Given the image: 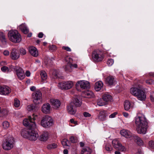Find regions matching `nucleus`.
Returning a JSON list of instances; mask_svg holds the SVG:
<instances>
[{
  "label": "nucleus",
  "mask_w": 154,
  "mask_h": 154,
  "mask_svg": "<svg viewBox=\"0 0 154 154\" xmlns=\"http://www.w3.org/2000/svg\"><path fill=\"white\" fill-rule=\"evenodd\" d=\"M134 139L135 142L139 146H143V142L140 138L137 136L134 137Z\"/></svg>",
  "instance_id": "a878e982"
},
{
  "label": "nucleus",
  "mask_w": 154,
  "mask_h": 154,
  "mask_svg": "<svg viewBox=\"0 0 154 154\" xmlns=\"http://www.w3.org/2000/svg\"><path fill=\"white\" fill-rule=\"evenodd\" d=\"M105 82L108 85H112L115 84V81L113 76H109L106 78L105 80Z\"/></svg>",
  "instance_id": "5701e85b"
},
{
  "label": "nucleus",
  "mask_w": 154,
  "mask_h": 154,
  "mask_svg": "<svg viewBox=\"0 0 154 154\" xmlns=\"http://www.w3.org/2000/svg\"><path fill=\"white\" fill-rule=\"evenodd\" d=\"M72 62H70V64L72 67V68H77L78 67V65L76 64H72Z\"/></svg>",
  "instance_id": "bf43d9fd"
},
{
  "label": "nucleus",
  "mask_w": 154,
  "mask_h": 154,
  "mask_svg": "<svg viewBox=\"0 0 154 154\" xmlns=\"http://www.w3.org/2000/svg\"><path fill=\"white\" fill-rule=\"evenodd\" d=\"M76 86H79L82 89H87L90 87V84L88 82L85 80L78 81Z\"/></svg>",
  "instance_id": "f8f14e48"
},
{
  "label": "nucleus",
  "mask_w": 154,
  "mask_h": 154,
  "mask_svg": "<svg viewBox=\"0 0 154 154\" xmlns=\"http://www.w3.org/2000/svg\"><path fill=\"white\" fill-rule=\"evenodd\" d=\"M112 143L115 149L122 152H125L126 151V149L125 147L122 146L117 139L113 140Z\"/></svg>",
  "instance_id": "1a4fd4ad"
},
{
  "label": "nucleus",
  "mask_w": 154,
  "mask_h": 154,
  "mask_svg": "<svg viewBox=\"0 0 154 154\" xmlns=\"http://www.w3.org/2000/svg\"><path fill=\"white\" fill-rule=\"evenodd\" d=\"M139 88L136 87H133L130 89V91L131 94L133 95L136 97L137 94L141 90L140 89V87L139 86Z\"/></svg>",
  "instance_id": "aec40b11"
},
{
  "label": "nucleus",
  "mask_w": 154,
  "mask_h": 154,
  "mask_svg": "<svg viewBox=\"0 0 154 154\" xmlns=\"http://www.w3.org/2000/svg\"><path fill=\"white\" fill-rule=\"evenodd\" d=\"M73 85L72 81H68L59 83L58 84V87L61 90H67L71 88Z\"/></svg>",
  "instance_id": "0eeeda50"
},
{
  "label": "nucleus",
  "mask_w": 154,
  "mask_h": 154,
  "mask_svg": "<svg viewBox=\"0 0 154 154\" xmlns=\"http://www.w3.org/2000/svg\"><path fill=\"white\" fill-rule=\"evenodd\" d=\"M103 86V83L101 81H99L95 83L94 89L97 91H99L101 89Z\"/></svg>",
  "instance_id": "393cba45"
},
{
  "label": "nucleus",
  "mask_w": 154,
  "mask_h": 154,
  "mask_svg": "<svg viewBox=\"0 0 154 154\" xmlns=\"http://www.w3.org/2000/svg\"><path fill=\"white\" fill-rule=\"evenodd\" d=\"M134 154H143L141 149H137V152Z\"/></svg>",
  "instance_id": "6e6d98bb"
},
{
  "label": "nucleus",
  "mask_w": 154,
  "mask_h": 154,
  "mask_svg": "<svg viewBox=\"0 0 154 154\" xmlns=\"http://www.w3.org/2000/svg\"><path fill=\"white\" fill-rule=\"evenodd\" d=\"M11 92V89L8 86H0V94L6 95L8 94Z\"/></svg>",
  "instance_id": "2eb2a0df"
},
{
  "label": "nucleus",
  "mask_w": 154,
  "mask_h": 154,
  "mask_svg": "<svg viewBox=\"0 0 154 154\" xmlns=\"http://www.w3.org/2000/svg\"><path fill=\"white\" fill-rule=\"evenodd\" d=\"M40 75L41 79V82L42 83L47 82L48 76L46 72L44 70L41 71Z\"/></svg>",
  "instance_id": "b1692460"
},
{
  "label": "nucleus",
  "mask_w": 154,
  "mask_h": 154,
  "mask_svg": "<svg viewBox=\"0 0 154 154\" xmlns=\"http://www.w3.org/2000/svg\"><path fill=\"white\" fill-rule=\"evenodd\" d=\"M149 147L152 149H154V141L153 140L150 141L148 143Z\"/></svg>",
  "instance_id": "a18cd8bd"
},
{
  "label": "nucleus",
  "mask_w": 154,
  "mask_h": 154,
  "mask_svg": "<svg viewBox=\"0 0 154 154\" xmlns=\"http://www.w3.org/2000/svg\"><path fill=\"white\" fill-rule=\"evenodd\" d=\"M37 117V115L33 114L32 117L29 116L28 118L25 119L23 121V124L25 126L29 128L36 129V126L35 122Z\"/></svg>",
  "instance_id": "f03ea898"
},
{
  "label": "nucleus",
  "mask_w": 154,
  "mask_h": 154,
  "mask_svg": "<svg viewBox=\"0 0 154 154\" xmlns=\"http://www.w3.org/2000/svg\"><path fill=\"white\" fill-rule=\"evenodd\" d=\"M106 149L108 151H110L112 150V149L111 146L109 145H106L105 147Z\"/></svg>",
  "instance_id": "3c124183"
},
{
  "label": "nucleus",
  "mask_w": 154,
  "mask_h": 154,
  "mask_svg": "<svg viewBox=\"0 0 154 154\" xmlns=\"http://www.w3.org/2000/svg\"><path fill=\"white\" fill-rule=\"evenodd\" d=\"M10 57L12 60L17 59L20 57L18 51L15 48H12L11 52Z\"/></svg>",
  "instance_id": "dca6fc26"
},
{
  "label": "nucleus",
  "mask_w": 154,
  "mask_h": 154,
  "mask_svg": "<svg viewBox=\"0 0 154 154\" xmlns=\"http://www.w3.org/2000/svg\"><path fill=\"white\" fill-rule=\"evenodd\" d=\"M117 113L116 112H114L109 115V117L110 118H113L115 117L116 116L117 114Z\"/></svg>",
  "instance_id": "864d4df0"
},
{
  "label": "nucleus",
  "mask_w": 154,
  "mask_h": 154,
  "mask_svg": "<svg viewBox=\"0 0 154 154\" xmlns=\"http://www.w3.org/2000/svg\"><path fill=\"white\" fill-rule=\"evenodd\" d=\"M97 104L99 106H102L105 105L106 103L103 100V99H98L97 101Z\"/></svg>",
  "instance_id": "e433bc0d"
},
{
  "label": "nucleus",
  "mask_w": 154,
  "mask_h": 154,
  "mask_svg": "<svg viewBox=\"0 0 154 154\" xmlns=\"http://www.w3.org/2000/svg\"><path fill=\"white\" fill-rule=\"evenodd\" d=\"M8 37L9 40L14 43H18L21 40L20 34L17 30L10 31L8 34Z\"/></svg>",
  "instance_id": "7ed1b4c3"
},
{
  "label": "nucleus",
  "mask_w": 154,
  "mask_h": 154,
  "mask_svg": "<svg viewBox=\"0 0 154 154\" xmlns=\"http://www.w3.org/2000/svg\"><path fill=\"white\" fill-rule=\"evenodd\" d=\"M131 104L130 102L128 100H125L124 103V107L125 110H128L130 109L131 107H132L131 106Z\"/></svg>",
  "instance_id": "2f4dec72"
},
{
  "label": "nucleus",
  "mask_w": 154,
  "mask_h": 154,
  "mask_svg": "<svg viewBox=\"0 0 154 154\" xmlns=\"http://www.w3.org/2000/svg\"><path fill=\"white\" fill-rule=\"evenodd\" d=\"M0 41L4 44L6 43V40L5 35L2 32H0Z\"/></svg>",
  "instance_id": "f704fd0d"
},
{
  "label": "nucleus",
  "mask_w": 154,
  "mask_h": 154,
  "mask_svg": "<svg viewBox=\"0 0 154 154\" xmlns=\"http://www.w3.org/2000/svg\"><path fill=\"white\" fill-rule=\"evenodd\" d=\"M57 146V145L55 143L50 144L48 145L47 148L48 149H51L56 148Z\"/></svg>",
  "instance_id": "4c0bfd02"
},
{
  "label": "nucleus",
  "mask_w": 154,
  "mask_h": 154,
  "mask_svg": "<svg viewBox=\"0 0 154 154\" xmlns=\"http://www.w3.org/2000/svg\"><path fill=\"white\" fill-rule=\"evenodd\" d=\"M29 51L30 54L34 57H37L38 55L37 49L33 46L30 47L29 48Z\"/></svg>",
  "instance_id": "6ab92c4d"
},
{
  "label": "nucleus",
  "mask_w": 154,
  "mask_h": 154,
  "mask_svg": "<svg viewBox=\"0 0 154 154\" xmlns=\"http://www.w3.org/2000/svg\"><path fill=\"white\" fill-rule=\"evenodd\" d=\"M3 54L6 56H8L9 55L10 53L9 51L8 50H5L3 52Z\"/></svg>",
  "instance_id": "680f3d73"
},
{
  "label": "nucleus",
  "mask_w": 154,
  "mask_h": 154,
  "mask_svg": "<svg viewBox=\"0 0 154 154\" xmlns=\"http://www.w3.org/2000/svg\"><path fill=\"white\" fill-rule=\"evenodd\" d=\"M2 126L4 128L6 129L9 126V124L8 122L5 121L3 123Z\"/></svg>",
  "instance_id": "49530a36"
},
{
  "label": "nucleus",
  "mask_w": 154,
  "mask_h": 154,
  "mask_svg": "<svg viewBox=\"0 0 154 154\" xmlns=\"http://www.w3.org/2000/svg\"><path fill=\"white\" fill-rule=\"evenodd\" d=\"M32 99L33 102L36 104L42 103V94L40 91H38L32 94Z\"/></svg>",
  "instance_id": "6e6552de"
},
{
  "label": "nucleus",
  "mask_w": 154,
  "mask_h": 154,
  "mask_svg": "<svg viewBox=\"0 0 154 154\" xmlns=\"http://www.w3.org/2000/svg\"><path fill=\"white\" fill-rule=\"evenodd\" d=\"M103 52L99 50H95L92 53V58L94 61H101L103 60Z\"/></svg>",
  "instance_id": "423d86ee"
},
{
  "label": "nucleus",
  "mask_w": 154,
  "mask_h": 154,
  "mask_svg": "<svg viewBox=\"0 0 154 154\" xmlns=\"http://www.w3.org/2000/svg\"><path fill=\"white\" fill-rule=\"evenodd\" d=\"M114 63V60L111 59L108 60L107 63L109 66H111Z\"/></svg>",
  "instance_id": "de8ad7c7"
},
{
  "label": "nucleus",
  "mask_w": 154,
  "mask_h": 154,
  "mask_svg": "<svg viewBox=\"0 0 154 154\" xmlns=\"http://www.w3.org/2000/svg\"><path fill=\"white\" fill-rule=\"evenodd\" d=\"M69 142V141L68 140L66 139H63L61 141L62 144L63 146H69L68 144Z\"/></svg>",
  "instance_id": "37998d69"
},
{
  "label": "nucleus",
  "mask_w": 154,
  "mask_h": 154,
  "mask_svg": "<svg viewBox=\"0 0 154 154\" xmlns=\"http://www.w3.org/2000/svg\"><path fill=\"white\" fill-rule=\"evenodd\" d=\"M14 105L16 107H18L20 105V101L17 98H15L14 100Z\"/></svg>",
  "instance_id": "ea45409f"
},
{
  "label": "nucleus",
  "mask_w": 154,
  "mask_h": 154,
  "mask_svg": "<svg viewBox=\"0 0 154 154\" xmlns=\"http://www.w3.org/2000/svg\"><path fill=\"white\" fill-rule=\"evenodd\" d=\"M23 138L27 139L31 141H35L37 138L36 135H22Z\"/></svg>",
  "instance_id": "7c9ffc66"
},
{
  "label": "nucleus",
  "mask_w": 154,
  "mask_h": 154,
  "mask_svg": "<svg viewBox=\"0 0 154 154\" xmlns=\"http://www.w3.org/2000/svg\"><path fill=\"white\" fill-rule=\"evenodd\" d=\"M65 60L67 63L66 65L64 67V70L67 72H71L72 69L71 66L70 62H72V59L69 56H66L65 58Z\"/></svg>",
  "instance_id": "9d476101"
},
{
  "label": "nucleus",
  "mask_w": 154,
  "mask_h": 154,
  "mask_svg": "<svg viewBox=\"0 0 154 154\" xmlns=\"http://www.w3.org/2000/svg\"><path fill=\"white\" fill-rule=\"evenodd\" d=\"M27 110L29 111L35 112L37 110L35 106L32 104L28 106L26 108Z\"/></svg>",
  "instance_id": "473e14b6"
},
{
  "label": "nucleus",
  "mask_w": 154,
  "mask_h": 154,
  "mask_svg": "<svg viewBox=\"0 0 154 154\" xmlns=\"http://www.w3.org/2000/svg\"><path fill=\"white\" fill-rule=\"evenodd\" d=\"M14 142V138L11 136H9L3 140L2 147L5 150H10L13 147Z\"/></svg>",
  "instance_id": "20e7f679"
},
{
  "label": "nucleus",
  "mask_w": 154,
  "mask_h": 154,
  "mask_svg": "<svg viewBox=\"0 0 154 154\" xmlns=\"http://www.w3.org/2000/svg\"><path fill=\"white\" fill-rule=\"evenodd\" d=\"M120 134L121 135H130L131 133L127 130L123 129L120 131Z\"/></svg>",
  "instance_id": "58836bf2"
},
{
  "label": "nucleus",
  "mask_w": 154,
  "mask_h": 154,
  "mask_svg": "<svg viewBox=\"0 0 154 154\" xmlns=\"http://www.w3.org/2000/svg\"><path fill=\"white\" fill-rule=\"evenodd\" d=\"M103 99L106 103L107 102L111 101V96L109 94H105L103 96Z\"/></svg>",
  "instance_id": "c85d7f7f"
},
{
  "label": "nucleus",
  "mask_w": 154,
  "mask_h": 154,
  "mask_svg": "<svg viewBox=\"0 0 154 154\" xmlns=\"http://www.w3.org/2000/svg\"><path fill=\"white\" fill-rule=\"evenodd\" d=\"M22 135H37L38 134L36 129H24L21 131Z\"/></svg>",
  "instance_id": "9b49d317"
},
{
  "label": "nucleus",
  "mask_w": 154,
  "mask_h": 154,
  "mask_svg": "<svg viewBox=\"0 0 154 154\" xmlns=\"http://www.w3.org/2000/svg\"><path fill=\"white\" fill-rule=\"evenodd\" d=\"M16 69L17 75L18 78L20 80L24 79L25 77V75L23 69L20 67L18 69Z\"/></svg>",
  "instance_id": "a211bd4d"
},
{
  "label": "nucleus",
  "mask_w": 154,
  "mask_h": 154,
  "mask_svg": "<svg viewBox=\"0 0 154 154\" xmlns=\"http://www.w3.org/2000/svg\"><path fill=\"white\" fill-rule=\"evenodd\" d=\"M91 149L89 147L84 148L81 151V154H91Z\"/></svg>",
  "instance_id": "72a5a7b5"
},
{
  "label": "nucleus",
  "mask_w": 154,
  "mask_h": 154,
  "mask_svg": "<svg viewBox=\"0 0 154 154\" xmlns=\"http://www.w3.org/2000/svg\"><path fill=\"white\" fill-rule=\"evenodd\" d=\"M82 102L81 100H80L78 98H74L73 100V103L71 104H72L73 105H75V106L79 107L81 106Z\"/></svg>",
  "instance_id": "c756f323"
},
{
  "label": "nucleus",
  "mask_w": 154,
  "mask_h": 154,
  "mask_svg": "<svg viewBox=\"0 0 154 154\" xmlns=\"http://www.w3.org/2000/svg\"><path fill=\"white\" fill-rule=\"evenodd\" d=\"M150 99L152 101L154 102V97L152 95H150Z\"/></svg>",
  "instance_id": "774afa93"
},
{
  "label": "nucleus",
  "mask_w": 154,
  "mask_h": 154,
  "mask_svg": "<svg viewBox=\"0 0 154 154\" xmlns=\"http://www.w3.org/2000/svg\"><path fill=\"white\" fill-rule=\"evenodd\" d=\"M135 123L138 133L145 134L147 128L148 123L145 116L141 115L136 117Z\"/></svg>",
  "instance_id": "f257e3e1"
},
{
  "label": "nucleus",
  "mask_w": 154,
  "mask_h": 154,
  "mask_svg": "<svg viewBox=\"0 0 154 154\" xmlns=\"http://www.w3.org/2000/svg\"><path fill=\"white\" fill-rule=\"evenodd\" d=\"M138 100L143 101L145 100L146 98V95L145 93L142 90H141L136 96Z\"/></svg>",
  "instance_id": "4be33fe9"
},
{
  "label": "nucleus",
  "mask_w": 154,
  "mask_h": 154,
  "mask_svg": "<svg viewBox=\"0 0 154 154\" xmlns=\"http://www.w3.org/2000/svg\"><path fill=\"white\" fill-rule=\"evenodd\" d=\"M43 34L42 32H40L38 35V37L39 38H42L43 37Z\"/></svg>",
  "instance_id": "69168bd1"
},
{
  "label": "nucleus",
  "mask_w": 154,
  "mask_h": 154,
  "mask_svg": "<svg viewBox=\"0 0 154 154\" xmlns=\"http://www.w3.org/2000/svg\"><path fill=\"white\" fill-rule=\"evenodd\" d=\"M58 71L56 70L52 71V76L54 79H56L58 77Z\"/></svg>",
  "instance_id": "79ce46f5"
},
{
  "label": "nucleus",
  "mask_w": 154,
  "mask_h": 154,
  "mask_svg": "<svg viewBox=\"0 0 154 154\" xmlns=\"http://www.w3.org/2000/svg\"><path fill=\"white\" fill-rule=\"evenodd\" d=\"M27 77H29L30 75V72L29 71H26L25 73Z\"/></svg>",
  "instance_id": "0e129e2a"
},
{
  "label": "nucleus",
  "mask_w": 154,
  "mask_h": 154,
  "mask_svg": "<svg viewBox=\"0 0 154 154\" xmlns=\"http://www.w3.org/2000/svg\"><path fill=\"white\" fill-rule=\"evenodd\" d=\"M67 110L69 113L72 115L75 114L76 112V107L71 103L67 106Z\"/></svg>",
  "instance_id": "412c9836"
},
{
  "label": "nucleus",
  "mask_w": 154,
  "mask_h": 154,
  "mask_svg": "<svg viewBox=\"0 0 154 154\" xmlns=\"http://www.w3.org/2000/svg\"><path fill=\"white\" fill-rule=\"evenodd\" d=\"M37 138L41 141H45L48 138V135H38Z\"/></svg>",
  "instance_id": "c9c22d12"
},
{
  "label": "nucleus",
  "mask_w": 154,
  "mask_h": 154,
  "mask_svg": "<svg viewBox=\"0 0 154 154\" xmlns=\"http://www.w3.org/2000/svg\"><path fill=\"white\" fill-rule=\"evenodd\" d=\"M146 82L148 85H151L154 83V81H152L151 80H147L146 81Z\"/></svg>",
  "instance_id": "603ef678"
},
{
  "label": "nucleus",
  "mask_w": 154,
  "mask_h": 154,
  "mask_svg": "<svg viewBox=\"0 0 154 154\" xmlns=\"http://www.w3.org/2000/svg\"><path fill=\"white\" fill-rule=\"evenodd\" d=\"M82 95L84 97L88 98L93 97L94 96L93 92L90 91H85L83 93Z\"/></svg>",
  "instance_id": "bb28decb"
},
{
  "label": "nucleus",
  "mask_w": 154,
  "mask_h": 154,
  "mask_svg": "<svg viewBox=\"0 0 154 154\" xmlns=\"http://www.w3.org/2000/svg\"><path fill=\"white\" fill-rule=\"evenodd\" d=\"M50 50L52 51H54L56 50V46L54 45H52L51 46L49 47Z\"/></svg>",
  "instance_id": "4d7b16f0"
},
{
  "label": "nucleus",
  "mask_w": 154,
  "mask_h": 154,
  "mask_svg": "<svg viewBox=\"0 0 154 154\" xmlns=\"http://www.w3.org/2000/svg\"><path fill=\"white\" fill-rule=\"evenodd\" d=\"M40 123L41 125L44 128H49L53 125L54 122L51 116H46L42 118Z\"/></svg>",
  "instance_id": "39448f33"
},
{
  "label": "nucleus",
  "mask_w": 154,
  "mask_h": 154,
  "mask_svg": "<svg viewBox=\"0 0 154 154\" xmlns=\"http://www.w3.org/2000/svg\"><path fill=\"white\" fill-rule=\"evenodd\" d=\"M20 53L24 55L26 53V50L23 48H20Z\"/></svg>",
  "instance_id": "8fccbe9b"
},
{
  "label": "nucleus",
  "mask_w": 154,
  "mask_h": 154,
  "mask_svg": "<svg viewBox=\"0 0 154 154\" xmlns=\"http://www.w3.org/2000/svg\"><path fill=\"white\" fill-rule=\"evenodd\" d=\"M70 141L72 143H75L77 142V139L76 137L72 136L69 138Z\"/></svg>",
  "instance_id": "a19ab883"
},
{
  "label": "nucleus",
  "mask_w": 154,
  "mask_h": 154,
  "mask_svg": "<svg viewBox=\"0 0 154 154\" xmlns=\"http://www.w3.org/2000/svg\"><path fill=\"white\" fill-rule=\"evenodd\" d=\"M62 48L63 49L66 50V51H71V49L68 47L63 46L62 47Z\"/></svg>",
  "instance_id": "052dcab7"
},
{
  "label": "nucleus",
  "mask_w": 154,
  "mask_h": 154,
  "mask_svg": "<svg viewBox=\"0 0 154 154\" xmlns=\"http://www.w3.org/2000/svg\"><path fill=\"white\" fill-rule=\"evenodd\" d=\"M18 27L25 34H27L29 32V29L25 23L21 24Z\"/></svg>",
  "instance_id": "cd10ccee"
},
{
  "label": "nucleus",
  "mask_w": 154,
  "mask_h": 154,
  "mask_svg": "<svg viewBox=\"0 0 154 154\" xmlns=\"http://www.w3.org/2000/svg\"><path fill=\"white\" fill-rule=\"evenodd\" d=\"M42 112L45 114L50 113L51 110V108L50 104L48 103L44 104L41 107Z\"/></svg>",
  "instance_id": "4468645a"
},
{
  "label": "nucleus",
  "mask_w": 154,
  "mask_h": 154,
  "mask_svg": "<svg viewBox=\"0 0 154 154\" xmlns=\"http://www.w3.org/2000/svg\"><path fill=\"white\" fill-rule=\"evenodd\" d=\"M7 111L6 109H2L0 107V115L1 116H4L7 114Z\"/></svg>",
  "instance_id": "09e8293b"
},
{
  "label": "nucleus",
  "mask_w": 154,
  "mask_h": 154,
  "mask_svg": "<svg viewBox=\"0 0 154 154\" xmlns=\"http://www.w3.org/2000/svg\"><path fill=\"white\" fill-rule=\"evenodd\" d=\"M50 103L54 109H58L60 108L61 105V102L58 100L56 99H51Z\"/></svg>",
  "instance_id": "ddd939ff"
},
{
  "label": "nucleus",
  "mask_w": 154,
  "mask_h": 154,
  "mask_svg": "<svg viewBox=\"0 0 154 154\" xmlns=\"http://www.w3.org/2000/svg\"><path fill=\"white\" fill-rule=\"evenodd\" d=\"M123 116L125 118H128L129 117V114L127 112H123Z\"/></svg>",
  "instance_id": "e2e57ef3"
},
{
  "label": "nucleus",
  "mask_w": 154,
  "mask_h": 154,
  "mask_svg": "<svg viewBox=\"0 0 154 154\" xmlns=\"http://www.w3.org/2000/svg\"><path fill=\"white\" fill-rule=\"evenodd\" d=\"M35 86H32L30 87V89L32 91H34L35 89Z\"/></svg>",
  "instance_id": "338daca9"
},
{
  "label": "nucleus",
  "mask_w": 154,
  "mask_h": 154,
  "mask_svg": "<svg viewBox=\"0 0 154 154\" xmlns=\"http://www.w3.org/2000/svg\"><path fill=\"white\" fill-rule=\"evenodd\" d=\"M109 114L106 111L103 110L101 111L98 116V119L100 121H104L106 119V116H107Z\"/></svg>",
  "instance_id": "f3484780"
},
{
  "label": "nucleus",
  "mask_w": 154,
  "mask_h": 154,
  "mask_svg": "<svg viewBox=\"0 0 154 154\" xmlns=\"http://www.w3.org/2000/svg\"><path fill=\"white\" fill-rule=\"evenodd\" d=\"M1 70L4 72H9L11 71L10 69L8 67L6 66H3L1 68Z\"/></svg>",
  "instance_id": "c03bdc74"
},
{
  "label": "nucleus",
  "mask_w": 154,
  "mask_h": 154,
  "mask_svg": "<svg viewBox=\"0 0 154 154\" xmlns=\"http://www.w3.org/2000/svg\"><path fill=\"white\" fill-rule=\"evenodd\" d=\"M70 122L71 123L75 125H78L77 122V121H75L73 119H70Z\"/></svg>",
  "instance_id": "5fc2aeb1"
},
{
  "label": "nucleus",
  "mask_w": 154,
  "mask_h": 154,
  "mask_svg": "<svg viewBox=\"0 0 154 154\" xmlns=\"http://www.w3.org/2000/svg\"><path fill=\"white\" fill-rule=\"evenodd\" d=\"M83 115L85 117H89L91 116V115L87 112H84L83 113Z\"/></svg>",
  "instance_id": "13d9d810"
}]
</instances>
